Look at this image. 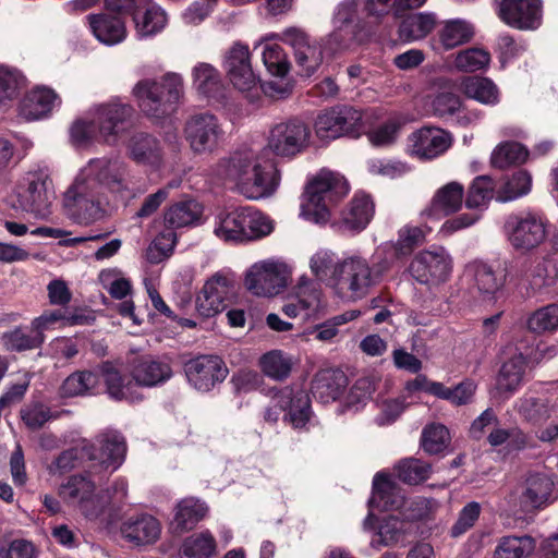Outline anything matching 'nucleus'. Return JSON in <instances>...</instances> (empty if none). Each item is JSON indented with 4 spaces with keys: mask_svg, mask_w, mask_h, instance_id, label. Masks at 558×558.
Returning <instances> with one entry per match:
<instances>
[{
    "mask_svg": "<svg viewBox=\"0 0 558 558\" xmlns=\"http://www.w3.org/2000/svg\"><path fill=\"white\" fill-rule=\"evenodd\" d=\"M106 191L130 192L128 165L118 158L90 159L63 195L65 216L85 227L101 220L108 205Z\"/></svg>",
    "mask_w": 558,
    "mask_h": 558,
    "instance_id": "f257e3e1",
    "label": "nucleus"
},
{
    "mask_svg": "<svg viewBox=\"0 0 558 558\" xmlns=\"http://www.w3.org/2000/svg\"><path fill=\"white\" fill-rule=\"evenodd\" d=\"M100 375L107 387L108 395L114 400H125L130 403L141 402L143 395L137 387L153 388L168 381L172 375V367L165 359L151 355H142L133 360L130 375L134 384L125 378L109 362L99 367Z\"/></svg>",
    "mask_w": 558,
    "mask_h": 558,
    "instance_id": "f03ea898",
    "label": "nucleus"
},
{
    "mask_svg": "<svg viewBox=\"0 0 558 558\" xmlns=\"http://www.w3.org/2000/svg\"><path fill=\"white\" fill-rule=\"evenodd\" d=\"M183 92L182 76L174 72H168L159 80L138 81L132 89V95L145 116L163 120L177 110Z\"/></svg>",
    "mask_w": 558,
    "mask_h": 558,
    "instance_id": "7ed1b4c3",
    "label": "nucleus"
},
{
    "mask_svg": "<svg viewBox=\"0 0 558 558\" xmlns=\"http://www.w3.org/2000/svg\"><path fill=\"white\" fill-rule=\"evenodd\" d=\"M384 271V266L371 264L360 255H352L338 264L331 277V288L342 300L357 301L379 282Z\"/></svg>",
    "mask_w": 558,
    "mask_h": 558,
    "instance_id": "20e7f679",
    "label": "nucleus"
},
{
    "mask_svg": "<svg viewBox=\"0 0 558 558\" xmlns=\"http://www.w3.org/2000/svg\"><path fill=\"white\" fill-rule=\"evenodd\" d=\"M272 221L253 207H239L220 214L215 234L227 242H250L271 233Z\"/></svg>",
    "mask_w": 558,
    "mask_h": 558,
    "instance_id": "39448f33",
    "label": "nucleus"
},
{
    "mask_svg": "<svg viewBox=\"0 0 558 558\" xmlns=\"http://www.w3.org/2000/svg\"><path fill=\"white\" fill-rule=\"evenodd\" d=\"M348 192L349 185L343 175L323 169L307 183L302 207L316 222H325L329 218L331 207Z\"/></svg>",
    "mask_w": 558,
    "mask_h": 558,
    "instance_id": "423d86ee",
    "label": "nucleus"
},
{
    "mask_svg": "<svg viewBox=\"0 0 558 558\" xmlns=\"http://www.w3.org/2000/svg\"><path fill=\"white\" fill-rule=\"evenodd\" d=\"M19 208L36 217H46L54 199L52 180L46 168H34L24 173L16 187Z\"/></svg>",
    "mask_w": 558,
    "mask_h": 558,
    "instance_id": "0eeeda50",
    "label": "nucleus"
},
{
    "mask_svg": "<svg viewBox=\"0 0 558 558\" xmlns=\"http://www.w3.org/2000/svg\"><path fill=\"white\" fill-rule=\"evenodd\" d=\"M363 126V113L349 105L333 106L320 112L314 123L315 133L323 140L341 136L357 137Z\"/></svg>",
    "mask_w": 558,
    "mask_h": 558,
    "instance_id": "6e6552de",
    "label": "nucleus"
},
{
    "mask_svg": "<svg viewBox=\"0 0 558 558\" xmlns=\"http://www.w3.org/2000/svg\"><path fill=\"white\" fill-rule=\"evenodd\" d=\"M88 475H72L66 483L61 485L59 494L72 506H75L88 519L99 517L109 502V497L102 493H96V484Z\"/></svg>",
    "mask_w": 558,
    "mask_h": 558,
    "instance_id": "1a4fd4ad",
    "label": "nucleus"
},
{
    "mask_svg": "<svg viewBox=\"0 0 558 558\" xmlns=\"http://www.w3.org/2000/svg\"><path fill=\"white\" fill-rule=\"evenodd\" d=\"M311 130L300 119L276 123L269 130L267 149L279 157L292 158L310 145Z\"/></svg>",
    "mask_w": 558,
    "mask_h": 558,
    "instance_id": "9d476101",
    "label": "nucleus"
},
{
    "mask_svg": "<svg viewBox=\"0 0 558 558\" xmlns=\"http://www.w3.org/2000/svg\"><path fill=\"white\" fill-rule=\"evenodd\" d=\"M287 412L286 418L295 428H302L306 425L311 416V399L303 389H293L284 387L277 391L272 397V405L264 412V420L269 423H276L280 412Z\"/></svg>",
    "mask_w": 558,
    "mask_h": 558,
    "instance_id": "9b49d317",
    "label": "nucleus"
},
{
    "mask_svg": "<svg viewBox=\"0 0 558 558\" xmlns=\"http://www.w3.org/2000/svg\"><path fill=\"white\" fill-rule=\"evenodd\" d=\"M290 271L286 264L262 260L252 265L245 275L246 289L256 296L279 294L288 284Z\"/></svg>",
    "mask_w": 558,
    "mask_h": 558,
    "instance_id": "f8f14e48",
    "label": "nucleus"
},
{
    "mask_svg": "<svg viewBox=\"0 0 558 558\" xmlns=\"http://www.w3.org/2000/svg\"><path fill=\"white\" fill-rule=\"evenodd\" d=\"M184 136L195 154H211L225 138L218 118L208 112L191 116L184 124Z\"/></svg>",
    "mask_w": 558,
    "mask_h": 558,
    "instance_id": "ddd939ff",
    "label": "nucleus"
},
{
    "mask_svg": "<svg viewBox=\"0 0 558 558\" xmlns=\"http://www.w3.org/2000/svg\"><path fill=\"white\" fill-rule=\"evenodd\" d=\"M99 447L86 445L82 448V457L93 462L89 472L101 471L109 474L117 471L123 463L126 453L124 437L118 432H106L97 438Z\"/></svg>",
    "mask_w": 558,
    "mask_h": 558,
    "instance_id": "4468645a",
    "label": "nucleus"
},
{
    "mask_svg": "<svg viewBox=\"0 0 558 558\" xmlns=\"http://www.w3.org/2000/svg\"><path fill=\"white\" fill-rule=\"evenodd\" d=\"M134 109L129 104L110 101L97 107L95 122L99 141L116 145L121 135L132 125Z\"/></svg>",
    "mask_w": 558,
    "mask_h": 558,
    "instance_id": "2eb2a0df",
    "label": "nucleus"
},
{
    "mask_svg": "<svg viewBox=\"0 0 558 558\" xmlns=\"http://www.w3.org/2000/svg\"><path fill=\"white\" fill-rule=\"evenodd\" d=\"M543 0H495L497 16L519 31H536L543 23Z\"/></svg>",
    "mask_w": 558,
    "mask_h": 558,
    "instance_id": "dca6fc26",
    "label": "nucleus"
},
{
    "mask_svg": "<svg viewBox=\"0 0 558 558\" xmlns=\"http://www.w3.org/2000/svg\"><path fill=\"white\" fill-rule=\"evenodd\" d=\"M278 37L283 44L291 47L302 75L311 76L319 69L324 60L322 45L304 29L289 27Z\"/></svg>",
    "mask_w": 558,
    "mask_h": 558,
    "instance_id": "f3484780",
    "label": "nucleus"
},
{
    "mask_svg": "<svg viewBox=\"0 0 558 558\" xmlns=\"http://www.w3.org/2000/svg\"><path fill=\"white\" fill-rule=\"evenodd\" d=\"M189 384L198 391L208 392L228 376V367L218 355H198L184 363Z\"/></svg>",
    "mask_w": 558,
    "mask_h": 558,
    "instance_id": "a211bd4d",
    "label": "nucleus"
},
{
    "mask_svg": "<svg viewBox=\"0 0 558 558\" xmlns=\"http://www.w3.org/2000/svg\"><path fill=\"white\" fill-rule=\"evenodd\" d=\"M223 66L228 80L238 90L245 93L257 89L259 80L252 68L248 46L235 41L226 51Z\"/></svg>",
    "mask_w": 558,
    "mask_h": 558,
    "instance_id": "6ab92c4d",
    "label": "nucleus"
},
{
    "mask_svg": "<svg viewBox=\"0 0 558 558\" xmlns=\"http://www.w3.org/2000/svg\"><path fill=\"white\" fill-rule=\"evenodd\" d=\"M279 183L280 172L276 165L259 158L236 191L248 199H260L271 196Z\"/></svg>",
    "mask_w": 558,
    "mask_h": 558,
    "instance_id": "aec40b11",
    "label": "nucleus"
},
{
    "mask_svg": "<svg viewBox=\"0 0 558 558\" xmlns=\"http://www.w3.org/2000/svg\"><path fill=\"white\" fill-rule=\"evenodd\" d=\"M233 293L232 280L223 272H216L203 286L196 296V311L203 317H214L227 307Z\"/></svg>",
    "mask_w": 558,
    "mask_h": 558,
    "instance_id": "412c9836",
    "label": "nucleus"
},
{
    "mask_svg": "<svg viewBox=\"0 0 558 558\" xmlns=\"http://www.w3.org/2000/svg\"><path fill=\"white\" fill-rule=\"evenodd\" d=\"M452 144L449 132L425 126L409 136V153L421 160H430L442 155Z\"/></svg>",
    "mask_w": 558,
    "mask_h": 558,
    "instance_id": "4be33fe9",
    "label": "nucleus"
},
{
    "mask_svg": "<svg viewBox=\"0 0 558 558\" xmlns=\"http://www.w3.org/2000/svg\"><path fill=\"white\" fill-rule=\"evenodd\" d=\"M508 227L511 230L509 240L518 250H532L546 238V225L535 214L514 216L508 221Z\"/></svg>",
    "mask_w": 558,
    "mask_h": 558,
    "instance_id": "5701e85b",
    "label": "nucleus"
},
{
    "mask_svg": "<svg viewBox=\"0 0 558 558\" xmlns=\"http://www.w3.org/2000/svg\"><path fill=\"white\" fill-rule=\"evenodd\" d=\"M413 278L421 283L445 281L451 271V259L444 250L418 253L409 268Z\"/></svg>",
    "mask_w": 558,
    "mask_h": 558,
    "instance_id": "b1692460",
    "label": "nucleus"
},
{
    "mask_svg": "<svg viewBox=\"0 0 558 558\" xmlns=\"http://www.w3.org/2000/svg\"><path fill=\"white\" fill-rule=\"evenodd\" d=\"M517 411L524 422L533 426H541L548 420L558 416V395L525 393L518 399Z\"/></svg>",
    "mask_w": 558,
    "mask_h": 558,
    "instance_id": "393cba45",
    "label": "nucleus"
},
{
    "mask_svg": "<svg viewBox=\"0 0 558 558\" xmlns=\"http://www.w3.org/2000/svg\"><path fill=\"white\" fill-rule=\"evenodd\" d=\"M258 160L257 151L250 147H242L219 160L217 173L227 182L233 183L238 189Z\"/></svg>",
    "mask_w": 558,
    "mask_h": 558,
    "instance_id": "a878e982",
    "label": "nucleus"
},
{
    "mask_svg": "<svg viewBox=\"0 0 558 558\" xmlns=\"http://www.w3.org/2000/svg\"><path fill=\"white\" fill-rule=\"evenodd\" d=\"M93 35L102 44L113 46L126 38V26L123 19L109 12L86 16Z\"/></svg>",
    "mask_w": 558,
    "mask_h": 558,
    "instance_id": "bb28decb",
    "label": "nucleus"
},
{
    "mask_svg": "<svg viewBox=\"0 0 558 558\" xmlns=\"http://www.w3.org/2000/svg\"><path fill=\"white\" fill-rule=\"evenodd\" d=\"M203 205L185 197L169 205L163 211V222L169 230L194 227L202 222Z\"/></svg>",
    "mask_w": 558,
    "mask_h": 558,
    "instance_id": "cd10ccee",
    "label": "nucleus"
},
{
    "mask_svg": "<svg viewBox=\"0 0 558 558\" xmlns=\"http://www.w3.org/2000/svg\"><path fill=\"white\" fill-rule=\"evenodd\" d=\"M430 109L435 117L447 119L457 114V121L460 125L466 126L481 119V113L470 111L461 114L462 100L458 94L451 89H442L434 95L430 101Z\"/></svg>",
    "mask_w": 558,
    "mask_h": 558,
    "instance_id": "c85d7f7f",
    "label": "nucleus"
},
{
    "mask_svg": "<svg viewBox=\"0 0 558 558\" xmlns=\"http://www.w3.org/2000/svg\"><path fill=\"white\" fill-rule=\"evenodd\" d=\"M121 533L125 539L137 546L149 545L158 541L161 526L155 517L140 514L125 520Z\"/></svg>",
    "mask_w": 558,
    "mask_h": 558,
    "instance_id": "c756f323",
    "label": "nucleus"
},
{
    "mask_svg": "<svg viewBox=\"0 0 558 558\" xmlns=\"http://www.w3.org/2000/svg\"><path fill=\"white\" fill-rule=\"evenodd\" d=\"M128 156L136 163L157 166L162 160L160 142L145 132L134 133L126 143Z\"/></svg>",
    "mask_w": 558,
    "mask_h": 558,
    "instance_id": "7c9ffc66",
    "label": "nucleus"
},
{
    "mask_svg": "<svg viewBox=\"0 0 558 558\" xmlns=\"http://www.w3.org/2000/svg\"><path fill=\"white\" fill-rule=\"evenodd\" d=\"M465 275L472 280L478 293L486 298L495 295L505 284V276L482 260L469 263L465 267Z\"/></svg>",
    "mask_w": 558,
    "mask_h": 558,
    "instance_id": "2f4dec72",
    "label": "nucleus"
},
{
    "mask_svg": "<svg viewBox=\"0 0 558 558\" xmlns=\"http://www.w3.org/2000/svg\"><path fill=\"white\" fill-rule=\"evenodd\" d=\"M526 368L527 357L514 349L500 367L497 377V389L508 395L513 393L522 385Z\"/></svg>",
    "mask_w": 558,
    "mask_h": 558,
    "instance_id": "473e14b6",
    "label": "nucleus"
},
{
    "mask_svg": "<svg viewBox=\"0 0 558 558\" xmlns=\"http://www.w3.org/2000/svg\"><path fill=\"white\" fill-rule=\"evenodd\" d=\"M464 198V187L459 182H449L437 190L430 205L423 214L426 216L450 215L459 210Z\"/></svg>",
    "mask_w": 558,
    "mask_h": 558,
    "instance_id": "72a5a7b5",
    "label": "nucleus"
},
{
    "mask_svg": "<svg viewBox=\"0 0 558 558\" xmlns=\"http://www.w3.org/2000/svg\"><path fill=\"white\" fill-rule=\"evenodd\" d=\"M375 206L368 195L356 194L342 211L340 227L348 231H361L371 221Z\"/></svg>",
    "mask_w": 558,
    "mask_h": 558,
    "instance_id": "f704fd0d",
    "label": "nucleus"
},
{
    "mask_svg": "<svg viewBox=\"0 0 558 558\" xmlns=\"http://www.w3.org/2000/svg\"><path fill=\"white\" fill-rule=\"evenodd\" d=\"M58 100V95L52 89L36 87L23 98L20 114L28 121L40 119L52 110Z\"/></svg>",
    "mask_w": 558,
    "mask_h": 558,
    "instance_id": "c9c22d12",
    "label": "nucleus"
},
{
    "mask_svg": "<svg viewBox=\"0 0 558 558\" xmlns=\"http://www.w3.org/2000/svg\"><path fill=\"white\" fill-rule=\"evenodd\" d=\"M554 488L553 480L543 473L530 474L521 493L523 509L538 508L549 501Z\"/></svg>",
    "mask_w": 558,
    "mask_h": 558,
    "instance_id": "e433bc0d",
    "label": "nucleus"
},
{
    "mask_svg": "<svg viewBox=\"0 0 558 558\" xmlns=\"http://www.w3.org/2000/svg\"><path fill=\"white\" fill-rule=\"evenodd\" d=\"M208 512L207 505L198 498L187 497L175 507L172 527L177 533L192 530Z\"/></svg>",
    "mask_w": 558,
    "mask_h": 558,
    "instance_id": "4c0bfd02",
    "label": "nucleus"
},
{
    "mask_svg": "<svg viewBox=\"0 0 558 558\" xmlns=\"http://www.w3.org/2000/svg\"><path fill=\"white\" fill-rule=\"evenodd\" d=\"M459 89L465 97L483 105L495 106L499 102L498 87L487 77L466 76L461 80Z\"/></svg>",
    "mask_w": 558,
    "mask_h": 558,
    "instance_id": "58836bf2",
    "label": "nucleus"
},
{
    "mask_svg": "<svg viewBox=\"0 0 558 558\" xmlns=\"http://www.w3.org/2000/svg\"><path fill=\"white\" fill-rule=\"evenodd\" d=\"M347 385V378L341 372L323 371L312 383V392L323 402L337 400Z\"/></svg>",
    "mask_w": 558,
    "mask_h": 558,
    "instance_id": "ea45409f",
    "label": "nucleus"
},
{
    "mask_svg": "<svg viewBox=\"0 0 558 558\" xmlns=\"http://www.w3.org/2000/svg\"><path fill=\"white\" fill-rule=\"evenodd\" d=\"M436 25L434 13L410 14L402 20L399 35L402 40L414 41L426 37Z\"/></svg>",
    "mask_w": 558,
    "mask_h": 558,
    "instance_id": "a19ab883",
    "label": "nucleus"
},
{
    "mask_svg": "<svg viewBox=\"0 0 558 558\" xmlns=\"http://www.w3.org/2000/svg\"><path fill=\"white\" fill-rule=\"evenodd\" d=\"M550 260L547 258L525 260L522 265L523 280L527 283L532 293L542 290L544 287H549L554 283L555 278H558V272L551 275L548 271Z\"/></svg>",
    "mask_w": 558,
    "mask_h": 558,
    "instance_id": "79ce46f5",
    "label": "nucleus"
},
{
    "mask_svg": "<svg viewBox=\"0 0 558 558\" xmlns=\"http://www.w3.org/2000/svg\"><path fill=\"white\" fill-rule=\"evenodd\" d=\"M474 34L475 29L472 23L462 19H454L445 23L439 37L446 49H452L471 41Z\"/></svg>",
    "mask_w": 558,
    "mask_h": 558,
    "instance_id": "37998d69",
    "label": "nucleus"
},
{
    "mask_svg": "<svg viewBox=\"0 0 558 558\" xmlns=\"http://www.w3.org/2000/svg\"><path fill=\"white\" fill-rule=\"evenodd\" d=\"M217 543L209 531L194 533L181 546L182 558H210L216 554Z\"/></svg>",
    "mask_w": 558,
    "mask_h": 558,
    "instance_id": "c03bdc74",
    "label": "nucleus"
},
{
    "mask_svg": "<svg viewBox=\"0 0 558 558\" xmlns=\"http://www.w3.org/2000/svg\"><path fill=\"white\" fill-rule=\"evenodd\" d=\"M535 549V541L529 535H508L499 539L495 549L496 558H524Z\"/></svg>",
    "mask_w": 558,
    "mask_h": 558,
    "instance_id": "a18cd8bd",
    "label": "nucleus"
},
{
    "mask_svg": "<svg viewBox=\"0 0 558 558\" xmlns=\"http://www.w3.org/2000/svg\"><path fill=\"white\" fill-rule=\"evenodd\" d=\"M99 383L97 374L89 371H77L69 375L60 387L63 398L84 396L95 389Z\"/></svg>",
    "mask_w": 558,
    "mask_h": 558,
    "instance_id": "49530a36",
    "label": "nucleus"
},
{
    "mask_svg": "<svg viewBox=\"0 0 558 558\" xmlns=\"http://www.w3.org/2000/svg\"><path fill=\"white\" fill-rule=\"evenodd\" d=\"M193 84L206 97H216L221 88L219 72L209 63L201 62L193 68Z\"/></svg>",
    "mask_w": 558,
    "mask_h": 558,
    "instance_id": "de8ad7c7",
    "label": "nucleus"
},
{
    "mask_svg": "<svg viewBox=\"0 0 558 558\" xmlns=\"http://www.w3.org/2000/svg\"><path fill=\"white\" fill-rule=\"evenodd\" d=\"M263 373L275 380H284L289 377L293 361L292 357L280 350L265 353L259 361Z\"/></svg>",
    "mask_w": 558,
    "mask_h": 558,
    "instance_id": "09e8293b",
    "label": "nucleus"
},
{
    "mask_svg": "<svg viewBox=\"0 0 558 558\" xmlns=\"http://www.w3.org/2000/svg\"><path fill=\"white\" fill-rule=\"evenodd\" d=\"M532 183L531 175L525 170H518L507 178L496 192V199L509 202L523 196L530 192Z\"/></svg>",
    "mask_w": 558,
    "mask_h": 558,
    "instance_id": "8fccbe9b",
    "label": "nucleus"
},
{
    "mask_svg": "<svg viewBox=\"0 0 558 558\" xmlns=\"http://www.w3.org/2000/svg\"><path fill=\"white\" fill-rule=\"evenodd\" d=\"M166 12L157 5H150L142 16L135 14L134 22L140 37L154 36L161 32L167 24Z\"/></svg>",
    "mask_w": 558,
    "mask_h": 558,
    "instance_id": "3c124183",
    "label": "nucleus"
},
{
    "mask_svg": "<svg viewBox=\"0 0 558 558\" xmlns=\"http://www.w3.org/2000/svg\"><path fill=\"white\" fill-rule=\"evenodd\" d=\"M395 470L400 481L410 485H416L429 477L432 466L420 459L407 458L401 460Z\"/></svg>",
    "mask_w": 558,
    "mask_h": 558,
    "instance_id": "603ef678",
    "label": "nucleus"
},
{
    "mask_svg": "<svg viewBox=\"0 0 558 558\" xmlns=\"http://www.w3.org/2000/svg\"><path fill=\"white\" fill-rule=\"evenodd\" d=\"M496 184L488 175H478L471 183L465 205L468 208H482L495 196Z\"/></svg>",
    "mask_w": 558,
    "mask_h": 558,
    "instance_id": "864d4df0",
    "label": "nucleus"
},
{
    "mask_svg": "<svg viewBox=\"0 0 558 558\" xmlns=\"http://www.w3.org/2000/svg\"><path fill=\"white\" fill-rule=\"evenodd\" d=\"M407 523L397 517L386 518L379 525L377 537L373 538L371 545L375 548L391 546L403 541Z\"/></svg>",
    "mask_w": 558,
    "mask_h": 558,
    "instance_id": "5fc2aeb1",
    "label": "nucleus"
},
{
    "mask_svg": "<svg viewBox=\"0 0 558 558\" xmlns=\"http://www.w3.org/2000/svg\"><path fill=\"white\" fill-rule=\"evenodd\" d=\"M490 53L482 48H468L457 53L454 66L462 72H476L488 66Z\"/></svg>",
    "mask_w": 558,
    "mask_h": 558,
    "instance_id": "6e6d98bb",
    "label": "nucleus"
},
{
    "mask_svg": "<svg viewBox=\"0 0 558 558\" xmlns=\"http://www.w3.org/2000/svg\"><path fill=\"white\" fill-rule=\"evenodd\" d=\"M429 228L405 225L398 232L395 250L398 255H409L413 250L425 242Z\"/></svg>",
    "mask_w": 558,
    "mask_h": 558,
    "instance_id": "4d7b16f0",
    "label": "nucleus"
},
{
    "mask_svg": "<svg viewBox=\"0 0 558 558\" xmlns=\"http://www.w3.org/2000/svg\"><path fill=\"white\" fill-rule=\"evenodd\" d=\"M527 327L535 333L556 331L558 329V304L543 306L531 314Z\"/></svg>",
    "mask_w": 558,
    "mask_h": 558,
    "instance_id": "13d9d810",
    "label": "nucleus"
},
{
    "mask_svg": "<svg viewBox=\"0 0 558 558\" xmlns=\"http://www.w3.org/2000/svg\"><path fill=\"white\" fill-rule=\"evenodd\" d=\"M527 150L517 142L499 145L492 154V163L497 168H506L512 163H522L527 158Z\"/></svg>",
    "mask_w": 558,
    "mask_h": 558,
    "instance_id": "bf43d9fd",
    "label": "nucleus"
},
{
    "mask_svg": "<svg viewBox=\"0 0 558 558\" xmlns=\"http://www.w3.org/2000/svg\"><path fill=\"white\" fill-rule=\"evenodd\" d=\"M3 339L9 349L14 351H25L40 347L45 340V336L40 330H36L34 327L29 333L25 332L21 328H16L7 332Z\"/></svg>",
    "mask_w": 558,
    "mask_h": 558,
    "instance_id": "052dcab7",
    "label": "nucleus"
},
{
    "mask_svg": "<svg viewBox=\"0 0 558 558\" xmlns=\"http://www.w3.org/2000/svg\"><path fill=\"white\" fill-rule=\"evenodd\" d=\"M421 442L426 452L437 454L448 447L450 442L449 430L442 424L428 425L423 429Z\"/></svg>",
    "mask_w": 558,
    "mask_h": 558,
    "instance_id": "680f3d73",
    "label": "nucleus"
},
{
    "mask_svg": "<svg viewBox=\"0 0 558 558\" xmlns=\"http://www.w3.org/2000/svg\"><path fill=\"white\" fill-rule=\"evenodd\" d=\"M24 85L25 77L19 70L0 65V104L15 98Z\"/></svg>",
    "mask_w": 558,
    "mask_h": 558,
    "instance_id": "e2e57ef3",
    "label": "nucleus"
},
{
    "mask_svg": "<svg viewBox=\"0 0 558 558\" xmlns=\"http://www.w3.org/2000/svg\"><path fill=\"white\" fill-rule=\"evenodd\" d=\"M339 263L333 252L319 250L311 257L310 268L317 279L328 280V284L331 287V277L335 276V269Z\"/></svg>",
    "mask_w": 558,
    "mask_h": 558,
    "instance_id": "0e129e2a",
    "label": "nucleus"
},
{
    "mask_svg": "<svg viewBox=\"0 0 558 558\" xmlns=\"http://www.w3.org/2000/svg\"><path fill=\"white\" fill-rule=\"evenodd\" d=\"M263 62L267 71L275 76L283 77L290 70V62L287 53L277 44L265 45L263 50Z\"/></svg>",
    "mask_w": 558,
    "mask_h": 558,
    "instance_id": "69168bd1",
    "label": "nucleus"
},
{
    "mask_svg": "<svg viewBox=\"0 0 558 558\" xmlns=\"http://www.w3.org/2000/svg\"><path fill=\"white\" fill-rule=\"evenodd\" d=\"M320 289L317 282L308 279H301L296 288V301L301 305L305 313V316L310 315V312H315L320 303Z\"/></svg>",
    "mask_w": 558,
    "mask_h": 558,
    "instance_id": "338daca9",
    "label": "nucleus"
},
{
    "mask_svg": "<svg viewBox=\"0 0 558 558\" xmlns=\"http://www.w3.org/2000/svg\"><path fill=\"white\" fill-rule=\"evenodd\" d=\"M24 424L32 430L41 428L51 417V411L43 403L36 402L21 410Z\"/></svg>",
    "mask_w": 558,
    "mask_h": 558,
    "instance_id": "774afa93",
    "label": "nucleus"
}]
</instances>
